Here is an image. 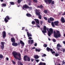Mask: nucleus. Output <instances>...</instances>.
Wrapping results in <instances>:
<instances>
[{
	"label": "nucleus",
	"instance_id": "nucleus-1",
	"mask_svg": "<svg viewBox=\"0 0 65 65\" xmlns=\"http://www.w3.org/2000/svg\"><path fill=\"white\" fill-rule=\"evenodd\" d=\"M12 54L16 60L18 59L19 61L22 60V58L21 57V55L20 53H18L14 51L12 52Z\"/></svg>",
	"mask_w": 65,
	"mask_h": 65
},
{
	"label": "nucleus",
	"instance_id": "nucleus-2",
	"mask_svg": "<svg viewBox=\"0 0 65 65\" xmlns=\"http://www.w3.org/2000/svg\"><path fill=\"white\" fill-rule=\"evenodd\" d=\"M56 32L55 31H54L53 32V35L54 37L56 38H58V37H60L61 36V35L60 33H59L60 31L57 30Z\"/></svg>",
	"mask_w": 65,
	"mask_h": 65
},
{
	"label": "nucleus",
	"instance_id": "nucleus-3",
	"mask_svg": "<svg viewBox=\"0 0 65 65\" xmlns=\"http://www.w3.org/2000/svg\"><path fill=\"white\" fill-rule=\"evenodd\" d=\"M45 3H46V4H47L48 2V3H51V4L54 5L55 4V2L53 1H52V0H44Z\"/></svg>",
	"mask_w": 65,
	"mask_h": 65
},
{
	"label": "nucleus",
	"instance_id": "nucleus-4",
	"mask_svg": "<svg viewBox=\"0 0 65 65\" xmlns=\"http://www.w3.org/2000/svg\"><path fill=\"white\" fill-rule=\"evenodd\" d=\"M24 60L25 61H28V62H30V58L27 56V55H25L24 57Z\"/></svg>",
	"mask_w": 65,
	"mask_h": 65
},
{
	"label": "nucleus",
	"instance_id": "nucleus-5",
	"mask_svg": "<svg viewBox=\"0 0 65 65\" xmlns=\"http://www.w3.org/2000/svg\"><path fill=\"white\" fill-rule=\"evenodd\" d=\"M53 29L52 28L49 29V31L48 32V36H51L52 34H53Z\"/></svg>",
	"mask_w": 65,
	"mask_h": 65
},
{
	"label": "nucleus",
	"instance_id": "nucleus-6",
	"mask_svg": "<svg viewBox=\"0 0 65 65\" xmlns=\"http://www.w3.org/2000/svg\"><path fill=\"white\" fill-rule=\"evenodd\" d=\"M10 19V18H9V16L7 15L6 17V18H5L4 19V21L5 22V23H7L8 22V20H9Z\"/></svg>",
	"mask_w": 65,
	"mask_h": 65
},
{
	"label": "nucleus",
	"instance_id": "nucleus-7",
	"mask_svg": "<svg viewBox=\"0 0 65 65\" xmlns=\"http://www.w3.org/2000/svg\"><path fill=\"white\" fill-rule=\"evenodd\" d=\"M46 26H43V30H43L42 31V32L43 33H46L47 32V31H46Z\"/></svg>",
	"mask_w": 65,
	"mask_h": 65
},
{
	"label": "nucleus",
	"instance_id": "nucleus-8",
	"mask_svg": "<svg viewBox=\"0 0 65 65\" xmlns=\"http://www.w3.org/2000/svg\"><path fill=\"white\" fill-rule=\"evenodd\" d=\"M28 6H27V4H25L23 6L22 8L23 9H24V10H25V9H28Z\"/></svg>",
	"mask_w": 65,
	"mask_h": 65
},
{
	"label": "nucleus",
	"instance_id": "nucleus-9",
	"mask_svg": "<svg viewBox=\"0 0 65 65\" xmlns=\"http://www.w3.org/2000/svg\"><path fill=\"white\" fill-rule=\"evenodd\" d=\"M4 43H5L4 42H1V45H2L1 46L2 50H3L4 49Z\"/></svg>",
	"mask_w": 65,
	"mask_h": 65
},
{
	"label": "nucleus",
	"instance_id": "nucleus-10",
	"mask_svg": "<svg viewBox=\"0 0 65 65\" xmlns=\"http://www.w3.org/2000/svg\"><path fill=\"white\" fill-rule=\"evenodd\" d=\"M35 13L36 15H37V13H40V10L38 9H36L35 11Z\"/></svg>",
	"mask_w": 65,
	"mask_h": 65
},
{
	"label": "nucleus",
	"instance_id": "nucleus-11",
	"mask_svg": "<svg viewBox=\"0 0 65 65\" xmlns=\"http://www.w3.org/2000/svg\"><path fill=\"white\" fill-rule=\"evenodd\" d=\"M2 34L3 35L2 36L3 37V38H5V37H6V32L5 31H4L3 32V33H2Z\"/></svg>",
	"mask_w": 65,
	"mask_h": 65
},
{
	"label": "nucleus",
	"instance_id": "nucleus-12",
	"mask_svg": "<svg viewBox=\"0 0 65 65\" xmlns=\"http://www.w3.org/2000/svg\"><path fill=\"white\" fill-rule=\"evenodd\" d=\"M59 47H61V45H60L59 44H58L57 45V47H56V48L57 50H58V51H59L60 50V48H58Z\"/></svg>",
	"mask_w": 65,
	"mask_h": 65
},
{
	"label": "nucleus",
	"instance_id": "nucleus-13",
	"mask_svg": "<svg viewBox=\"0 0 65 65\" xmlns=\"http://www.w3.org/2000/svg\"><path fill=\"white\" fill-rule=\"evenodd\" d=\"M28 42L30 44H30H32L34 42V40H29L28 41Z\"/></svg>",
	"mask_w": 65,
	"mask_h": 65
},
{
	"label": "nucleus",
	"instance_id": "nucleus-14",
	"mask_svg": "<svg viewBox=\"0 0 65 65\" xmlns=\"http://www.w3.org/2000/svg\"><path fill=\"white\" fill-rule=\"evenodd\" d=\"M61 21L62 23H65V20L64 18L63 17H62L61 18Z\"/></svg>",
	"mask_w": 65,
	"mask_h": 65
},
{
	"label": "nucleus",
	"instance_id": "nucleus-15",
	"mask_svg": "<svg viewBox=\"0 0 65 65\" xmlns=\"http://www.w3.org/2000/svg\"><path fill=\"white\" fill-rule=\"evenodd\" d=\"M46 51L48 52H50V51L51 52H52V51H53V50L52 49H51L50 48L47 47L46 48Z\"/></svg>",
	"mask_w": 65,
	"mask_h": 65
},
{
	"label": "nucleus",
	"instance_id": "nucleus-16",
	"mask_svg": "<svg viewBox=\"0 0 65 65\" xmlns=\"http://www.w3.org/2000/svg\"><path fill=\"white\" fill-rule=\"evenodd\" d=\"M37 15L38 16V18L40 20H41V19H42V17H41V15H40V14L39 13H37Z\"/></svg>",
	"mask_w": 65,
	"mask_h": 65
},
{
	"label": "nucleus",
	"instance_id": "nucleus-17",
	"mask_svg": "<svg viewBox=\"0 0 65 65\" xmlns=\"http://www.w3.org/2000/svg\"><path fill=\"white\" fill-rule=\"evenodd\" d=\"M59 22L58 21H55L54 22V24L55 26H58V24Z\"/></svg>",
	"mask_w": 65,
	"mask_h": 65
},
{
	"label": "nucleus",
	"instance_id": "nucleus-18",
	"mask_svg": "<svg viewBox=\"0 0 65 65\" xmlns=\"http://www.w3.org/2000/svg\"><path fill=\"white\" fill-rule=\"evenodd\" d=\"M11 42L13 43L15 42V39L14 38H11Z\"/></svg>",
	"mask_w": 65,
	"mask_h": 65
},
{
	"label": "nucleus",
	"instance_id": "nucleus-19",
	"mask_svg": "<svg viewBox=\"0 0 65 65\" xmlns=\"http://www.w3.org/2000/svg\"><path fill=\"white\" fill-rule=\"evenodd\" d=\"M34 20L36 23V24H39V20H38V19H35Z\"/></svg>",
	"mask_w": 65,
	"mask_h": 65
},
{
	"label": "nucleus",
	"instance_id": "nucleus-20",
	"mask_svg": "<svg viewBox=\"0 0 65 65\" xmlns=\"http://www.w3.org/2000/svg\"><path fill=\"white\" fill-rule=\"evenodd\" d=\"M12 45H13V46H18V43H17L13 42L12 43Z\"/></svg>",
	"mask_w": 65,
	"mask_h": 65
},
{
	"label": "nucleus",
	"instance_id": "nucleus-21",
	"mask_svg": "<svg viewBox=\"0 0 65 65\" xmlns=\"http://www.w3.org/2000/svg\"><path fill=\"white\" fill-rule=\"evenodd\" d=\"M26 15L28 17H31L32 15L31 14H29L28 13H27L26 14Z\"/></svg>",
	"mask_w": 65,
	"mask_h": 65
},
{
	"label": "nucleus",
	"instance_id": "nucleus-22",
	"mask_svg": "<svg viewBox=\"0 0 65 65\" xmlns=\"http://www.w3.org/2000/svg\"><path fill=\"white\" fill-rule=\"evenodd\" d=\"M27 36H28V37H29L30 36L31 37L32 36V35L31 34H29V33L28 32H27Z\"/></svg>",
	"mask_w": 65,
	"mask_h": 65
},
{
	"label": "nucleus",
	"instance_id": "nucleus-23",
	"mask_svg": "<svg viewBox=\"0 0 65 65\" xmlns=\"http://www.w3.org/2000/svg\"><path fill=\"white\" fill-rule=\"evenodd\" d=\"M39 65H46V64L44 62H40Z\"/></svg>",
	"mask_w": 65,
	"mask_h": 65
},
{
	"label": "nucleus",
	"instance_id": "nucleus-24",
	"mask_svg": "<svg viewBox=\"0 0 65 65\" xmlns=\"http://www.w3.org/2000/svg\"><path fill=\"white\" fill-rule=\"evenodd\" d=\"M34 58L36 59H37L39 58V56L37 55H35L34 56Z\"/></svg>",
	"mask_w": 65,
	"mask_h": 65
},
{
	"label": "nucleus",
	"instance_id": "nucleus-25",
	"mask_svg": "<svg viewBox=\"0 0 65 65\" xmlns=\"http://www.w3.org/2000/svg\"><path fill=\"white\" fill-rule=\"evenodd\" d=\"M20 43H21V44H22V45H23V46H24V45L25 44H24V42H23V41L21 40L20 41Z\"/></svg>",
	"mask_w": 65,
	"mask_h": 65
},
{
	"label": "nucleus",
	"instance_id": "nucleus-26",
	"mask_svg": "<svg viewBox=\"0 0 65 65\" xmlns=\"http://www.w3.org/2000/svg\"><path fill=\"white\" fill-rule=\"evenodd\" d=\"M18 65H23L22 62L21 61H18Z\"/></svg>",
	"mask_w": 65,
	"mask_h": 65
},
{
	"label": "nucleus",
	"instance_id": "nucleus-27",
	"mask_svg": "<svg viewBox=\"0 0 65 65\" xmlns=\"http://www.w3.org/2000/svg\"><path fill=\"white\" fill-rule=\"evenodd\" d=\"M50 20L51 22H52V21H54V19L53 18H52L51 17L50 18Z\"/></svg>",
	"mask_w": 65,
	"mask_h": 65
},
{
	"label": "nucleus",
	"instance_id": "nucleus-28",
	"mask_svg": "<svg viewBox=\"0 0 65 65\" xmlns=\"http://www.w3.org/2000/svg\"><path fill=\"white\" fill-rule=\"evenodd\" d=\"M6 6V4H3L2 5V7H5V6Z\"/></svg>",
	"mask_w": 65,
	"mask_h": 65
},
{
	"label": "nucleus",
	"instance_id": "nucleus-29",
	"mask_svg": "<svg viewBox=\"0 0 65 65\" xmlns=\"http://www.w3.org/2000/svg\"><path fill=\"white\" fill-rule=\"evenodd\" d=\"M22 0H18L17 2L18 4H20V3H21Z\"/></svg>",
	"mask_w": 65,
	"mask_h": 65
},
{
	"label": "nucleus",
	"instance_id": "nucleus-30",
	"mask_svg": "<svg viewBox=\"0 0 65 65\" xmlns=\"http://www.w3.org/2000/svg\"><path fill=\"white\" fill-rule=\"evenodd\" d=\"M44 12L45 14H46L47 13V10H45L44 11Z\"/></svg>",
	"mask_w": 65,
	"mask_h": 65
},
{
	"label": "nucleus",
	"instance_id": "nucleus-31",
	"mask_svg": "<svg viewBox=\"0 0 65 65\" xmlns=\"http://www.w3.org/2000/svg\"><path fill=\"white\" fill-rule=\"evenodd\" d=\"M35 22L34 21H32L31 22V24H32V25H35V24H36Z\"/></svg>",
	"mask_w": 65,
	"mask_h": 65
},
{
	"label": "nucleus",
	"instance_id": "nucleus-32",
	"mask_svg": "<svg viewBox=\"0 0 65 65\" xmlns=\"http://www.w3.org/2000/svg\"><path fill=\"white\" fill-rule=\"evenodd\" d=\"M9 3H10L11 5H14V2H10Z\"/></svg>",
	"mask_w": 65,
	"mask_h": 65
},
{
	"label": "nucleus",
	"instance_id": "nucleus-33",
	"mask_svg": "<svg viewBox=\"0 0 65 65\" xmlns=\"http://www.w3.org/2000/svg\"><path fill=\"white\" fill-rule=\"evenodd\" d=\"M3 55L2 54H0V58L1 59H3Z\"/></svg>",
	"mask_w": 65,
	"mask_h": 65
},
{
	"label": "nucleus",
	"instance_id": "nucleus-34",
	"mask_svg": "<svg viewBox=\"0 0 65 65\" xmlns=\"http://www.w3.org/2000/svg\"><path fill=\"white\" fill-rule=\"evenodd\" d=\"M35 51L36 52H40V50L38 49L37 48L36 49Z\"/></svg>",
	"mask_w": 65,
	"mask_h": 65
},
{
	"label": "nucleus",
	"instance_id": "nucleus-35",
	"mask_svg": "<svg viewBox=\"0 0 65 65\" xmlns=\"http://www.w3.org/2000/svg\"><path fill=\"white\" fill-rule=\"evenodd\" d=\"M52 27H55V25H54V22H52Z\"/></svg>",
	"mask_w": 65,
	"mask_h": 65
},
{
	"label": "nucleus",
	"instance_id": "nucleus-36",
	"mask_svg": "<svg viewBox=\"0 0 65 65\" xmlns=\"http://www.w3.org/2000/svg\"><path fill=\"white\" fill-rule=\"evenodd\" d=\"M29 9L30 10H32V7H28V9Z\"/></svg>",
	"mask_w": 65,
	"mask_h": 65
},
{
	"label": "nucleus",
	"instance_id": "nucleus-37",
	"mask_svg": "<svg viewBox=\"0 0 65 65\" xmlns=\"http://www.w3.org/2000/svg\"><path fill=\"white\" fill-rule=\"evenodd\" d=\"M55 56L56 57H58L59 55V54H58V53H55Z\"/></svg>",
	"mask_w": 65,
	"mask_h": 65
},
{
	"label": "nucleus",
	"instance_id": "nucleus-38",
	"mask_svg": "<svg viewBox=\"0 0 65 65\" xmlns=\"http://www.w3.org/2000/svg\"><path fill=\"white\" fill-rule=\"evenodd\" d=\"M51 21H50V19H48V20H47V22L48 23H51Z\"/></svg>",
	"mask_w": 65,
	"mask_h": 65
},
{
	"label": "nucleus",
	"instance_id": "nucleus-39",
	"mask_svg": "<svg viewBox=\"0 0 65 65\" xmlns=\"http://www.w3.org/2000/svg\"><path fill=\"white\" fill-rule=\"evenodd\" d=\"M52 41L54 42H56V39H52Z\"/></svg>",
	"mask_w": 65,
	"mask_h": 65
},
{
	"label": "nucleus",
	"instance_id": "nucleus-40",
	"mask_svg": "<svg viewBox=\"0 0 65 65\" xmlns=\"http://www.w3.org/2000/svg\"><path fill=\"white\" fill-rule=\"evenodd\" d=\"M47 46V44H44L43 45V47H46Z\"/></svg>",
	"mask_w": 65,
	"mask_h": 65
},
{
	"label": "nucleus",
	"instance_id": "nucleus-41",
	"mask_svg": "<svg viewBox=\"0 0 65 65\" xmlns=\"http://www.w3.org/2000/svg\"><path fill=\"white\" fill-rule=\"evenodd\" d=\"M46 56V55L45 54H44L43 55H42V57H45Z\"/></svg>",
	"mask_w": 65,
	"mask_h": 65
},
{
	"label": "nucleus",
	"instance_id": "nucleus-42",
	"mask_svg": "<svg viewBox=\"0 0 65 65\" xmlns=\"http://www.w3.org/2000/svg\"><path fill=\"white\" fill-rule=\"evenodd\" d=\"M33 2H35L36 3H37L38 2V1L37 0H33Z\"/></svg>",
	"mask_w": 65,
	"mask_h": 65
},
{
	"label": "nucleus",
	"instance_id": "nucleus-43",
	"mask_svg": "<svg viewBox=\"0 0 65 65\" xmlns=\"http://www.w3.org/2000/svg\"><path fill=\"white\" fill-rule=\"evenodd\" d=\"M36 25L37 27H38V28H40V27L38 24H36Z\"/></svg>",
	"mask_w": 65,
	"mask_h": 65
},
{
	"label": "nucleus",
	"instance_id": "nucleus-44",
	"mask_svg": "<svg viewBox=\"0 0 65 65\" xmlns=\"http://www.w3.org/2000/svg\"><path fill=\"white\" fill-rule=\"evenodd\" d=\"M44 18L45 20H46V21H47V19L46 17H44Z\"/></svg>",
	"mask_w": 65,
	"mask_h": 65
},
{
	"label": "nucleus",
	"instance_id": "nucleus-45",
	"mask_svg": "<svg viewBox=\"0 0 65 65\" xmlns=\"http://www.w3.org/2000/svg\"><path fill=\"white\" fill-rule=\"evenodd\" d=\"M51 53L52 54H55V51H51Z\"/></svg>",
	"mask_w": 65,
	"mask_h": 65
},
{
	"label": "nucleus",
	"instance_id": "nucleus-46",
	"mask_svg": "<svg viewBox=\"0 0 65 65\" xmlns=\"http://www.w3.org/2000/svg\"><path fill=\"white\" fill-rule=\"evenodd\" d=\"M35 60L36 61L37 63H38L39 62V60L38 59H35Z\"/></svg>",
	"mask_w": 65,
	"mask_h": 65
},
{
	"label": "nucleus",
	"instance_id": "nucleus-47",
	"mask_svg": "<svg viewBox=\"0 0 65 65\" xmlns=\"http://www.w3.org/2000/svg\"><path fill=\"white\" fill-rule=\"evenodd\" d=\"M37 43H36L35 44H34V46H37Z\"/></svg>",
	"mask_w": 65,
	"mask_h": 65
},
{
	"label": "nucleus",
	"instance_id": "nucleus-48",
	"mask_svg": "<svg viewBox=\"0 0 65 65\" xmlns=\"http://www.w3.org/2000/svg\"><path fill=\"white\" fill-rule=\"evenodd\" d=\"M65 15V12H64V13H63L61 15Z\"/></svg>",
	"mask_w": 65,
	"mask_h": 65
},
{
	"label": "nucleus",
	"instance_id": "nucleus-49",
	"mask_svg": "<svg viewBox=\"0 0 65 65\" xmlns=\"http://www.w3.org/2000/svg\"><path fill=\"white\" fill-rule=\"evenodd\" d=\"M43 7V6H42V5H40V8H42Z\"/></svg>",
	"mask_w": 65,
	"mask_h": 65
},
{
	"label": "nucleus",
	"instance_id": "nucleus-50",
	"mask_svg": "<svg viewBox=\"0 0 65 65\" xmlns=\"http://www.w3.org/2000/svg\"><path fill=\"white\" fill-rule=\"evenodd\" d=\"M65 62L64 61V60L63 61V62H62V64H65Z\"/></svg>",
	"mask_w": 65,
	"mask_h": 65
},
{
	"label": "nucleus",
	"instance_id": "nucleus-51",
	"mask_svg": "<svg viewBox=\"0 0 65 65\" xmlns=\"http://www.w3.org/2000/svg\"><path fill=\"white\" fill-rule=\"evenodd\" d=\"M12 62L13 64H15V62L14 61H13Z\"/></svg>",
	"mask_w": 65,
	"mask_h": 65
},
{
	"label": "nucleus",
	"instance_id": "nucleus-52",
	"mask_svg": "<svg viewBox=\"0 0 65 65\" xmlns=\"http://www.w3.org/2000/svg\"><path fill=\"white\" fill-rule=\"evenodd\" d=\"M40 24L41 25H42V21H40Z\"/></svg>",
	"mask_w": 65,
	"mask_h": 65
},
{
	"label": "nucleus",
	"instance_id": "nucleus-53",
	"mask_svg": "<svg viewBox=\"0 0 65 65\" xmlns=\"http://www.w3.org/2000/svg\"><path fill=\"white\" fill-rule=\"evenodd\" d=\"M32 38L31 37H29L28 39H32Z\"/></svg>",
	"mask_w": 65,
	"mask_h": 65
},
{
	"label": "nucleus",
	"instance_id": "nucleus-54",
	"mask_svg": "<svg viewBox=\"0 0 65 65\" xmlns=\"http://www.w3.org/2000/svg\"><path fill=\"white\" fill-rule=\"evenodd\" d=\"M34 61V60L32 58L31 59V61L32 62H33Z\"/></svg>",
	"mask_w": 65,
	"mask_h": 65
},
{
	"label": "nucleus",
	"instance_id": "nucleus-55",
	"mask_svg": "<svg viewBox=\"0 0 65 65\" xmlns=\"http://www.w3.org/2000/svg\"><path fill=\"white\" fill-rule=\"evenodd\" d=\"M25 28L24 27H23L22 28V30H25V29H24Z\"/></svg>",
	"mask_w": 65,
	"mask_h": 65
},
{
	"label": "nucleus",
	"instance_id": "nucleus-56",
	"mask_svg": "<svg viewBox=\"0 0 65 65\" xmlns=\"http://www.w3.org/2000/svg\"><path fill=\"white\" fill-rule=\"evenodd\" d=\"M28 4L29 6H30V5H31V3H29Z\"/></svg>",
	"mask_w": 65,
	"mask_h": 65
},
{
	"label": "nucleus",
	"instance_id": "nucleus-57",
	"mask_svg": "<svg viewBox=\"0 0 65 65\" xmlns=\"http://www.w3.org/2000/svg\"><path fill=\"white\" fill-rule=\"evenodd\" d=\"M35 48V47H33L32 48V50H34Z\"/></svg>",
	"mask_w": 65,
	"mask_h": 65
},
{
	"label": "nucleus",
	"instance_id": "nucleus-58",
	"mask_svg": "<svg viewBox=\"0 0 65 65\" xmlns=\"http://www.w3.org/2000/svg\"><path fill=\"white\" fill-rule=\"evenodd\" d=\"M65 49H63V53H64L65 52Z\"/></svg>",
	"mask_w": 65,
	"mask_h": 65
},
{
	"label": "nucleus",
	"instance_id": "nucleus-59",
	"mask_svg": "<svg viewBox=\"0 0 65 65\" xmlns=\"http://www.w3.org/2000/svg\"><path fill=\"white\" fill-rule=\"evenodd\" d=\"M46 30L47 31H48L49 29L48 28H47L46 29Z\"/></svg>",
	"mask_w": 65,
	"mask_h": 65
},
{
	"label": "nucleus",
	"instance_id": "nucleus-60",
	"mask_svg": "<svg viewBox=\"0 0 65 65\" xmlns=\"http://www.w3.org/2000/svg\"><path fill=\"white\" fill-rule=\"evenodd\" d=\"M9 59L7 57L6 58V60H7V61H8V60Z\"/></svg>",
	"mask_w": 65,
	"mask_h": 65
},
{
	"label": "nucleus",
	"instance_id": "nucleus-61",
	"mask_svg": "<svg viewBox=\"0 0 65 65\" xmlns=\"http://www.w3.org/2000/svg\"><path fill=\"white\" fill-rule=\"evenodd\" d=\"M38 7V8H40V7L39 6H38V7Z\"/></svg>",
	"mask_w": 65,
	"mask_h": 65
},
{
	"label": "nucleus",
	"instance_id": "nucleus-62",
	"mask_svg": "<svg viewBox=\"0 0 65 65\" xmlns=\"http://www.w3.org/2000/svg\"><path fill=\"white\" fill-rule=\"evenodd\" d=\"M2 2H3V1H4V0H0Z\"/></svg>",
	"mask_w": 65,
	"mask_h": 65
},
{
	"label": "nucleus",
	"instance_id": "nucleus-63",
	"mask_svg": "<svg viewBox=\"0 0 65 65\" xmlns=\"http://www.w3.org/2000/svg\"><path fill=\"white\" fill-rule=\"evenodd\" d=\"M41 60L42 61H44V59H42Z\"/></svg>",
	"mask_w": 65,
	"mask_h": 65
},
{
	"label": "nucleus",
	"instance_id": "nucleus-64",
	"mask_svg": "<svg viewBox=\"0 0 65 65\" xmlns=\"http://www.w3.org/2000/svg\"><path fill=\"white\" fill-rule=\"evenodd\" d=\"M63 44H65V41H64L63 42Z\"/></svg>",
	"mask_w": 65,
	"mask_h": 65
}]
</instances>
